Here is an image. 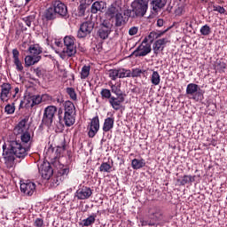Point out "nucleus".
Masks as SVG:
<instances>
[{
  "label": "nucleus",
  "mask_w": 227,
  "mask_h": 227,
  "mask_svg": "<svg viewBox=\"0 0 227 227\" xmlns=\"http://www.w3.org/2000/svg\"><path fill=\"white\" fill-rule=\"evenodd\" d=\"M21 142L20 143L17 140H12L9 143L8 148H4V159L7 160V162H13L15 160V157L17 159H24L27 155V152L29 151L31 145V133L28 131H25L20 136Z\"/></svg>",
  "instance_id": "f257e3e1"
},
{
  "label": "nucleus",
  "mask_w": 227,
  "mask_h": 227,
  "mask_svg": "<svg viewBox=\"0 0 227 227\" xmlns=\"http://www.w3.org/2000/svg\"><path fill=\"white\" fill-rule=\"evenodd\" d=\"M64 116L62 121L66 127H72L75 123V105L72 101L67 100L64 104Z\"/></svg>",
  "instance_id": "f03ea898"
},
{
  "label": "nucleus",
  "mask_w": 227,
  "mask_h": 227,
  "mask_svg": "<svg viewBox=\"0 0 227 227\" xmlns=\"http://www.w3.org/2000/svg\"><path fill=\"white\" fill-rule=\"evenodd\" d=\"M57 113L58 107H56V106H48L45 107L43 114L42 124L48 127V129H51Z\"/></svg>",
  "instance_id": "7ed1b4c3"
},
{
  "label": "nucleus",
  "mask_w": 227,
  "mask_h": 227,
  "mask_svg": "<svg viewBox=\"0 0 227 227\" xmlns=\"http://www.w3.org/2000/svg\"><path fill=\"white\" fill-rule=\"evenodd\" d=\"M102 98H107L110 106L114 111H120L121 109V101L123 98H116V97L111 94V90L102 89L100 91Z\"/></svg>",
  "instance_id": "20e7f679"
},
{
  "label": "nucleus",
  "mask_w": 227,
  "mask_h": 227,
  "mask_svg": "<svg viewBox=\"0 0 227 227\" xmlns=\"http://www.w3.org/2000/svg\"><path fill=\"white\" fill-rule=\"evenodd\" d=\"M131 8L134 12L133 17H143L148 12V0H135L131 4Z\"/></svg>",
  "instance_id": "39448f33"
},
{
  "label": "nucleus",
  "mask_w": 227,
  "mask_h": 227,
  "mask_svg": "<svg viewBox=\"0 0 227 227\" xmlns=\"http://www.w3.org/2000/svg\"><path fill=\"white\" fill-rule=\"evenodd\" d=\"M152 52V44L148 43V39L145 38L140 45L131 53L135 58H145Z\"/></svg>",
  "instance_id": "423d86ee"
},
{
  "label": "nucleus",
  "mask_w": 227,
  "mask_h": 227,
  "mask_svg": "<svg viewBox=\"0 0 227 227\" xmlns=\"http://www.w3.org/2000/svg\"><path fill=\"white\" fill-rule=\"evenodd\" d=\"M64 45L66 47L64 52H66L67 56H68L69 58H72V56H75V54L77 53V47L75 46V38L74 36H65Z\"/></svg>",
  "instance_id": "0eeeda50"
},
{
  "label": "nucleus",
  "mask_w": 227,
  "mask_h": 227,
  "mask_svg": "<svg viewBox=\"0 0 227 227\" xmlns=\"http://www.w3.org/2000/svg\"><path fill=\"white\" fill-rule=\"evenodd\" d=\"M186 95L192 100H196V102L201 100L203 98V93L201 92V89H200V85L196 83H189L186 87Z\"/></svg>",
  "instance_id": "6e6552de"
},
{
  "label": "nucleus",
  "mask_w": 227,
  "mask_h": 227,
  "mask_svg": "<svg viewBox=\"0 0 227 227\" xmlns=\"http://www.w3.org/2000/svg\"><path fill=\"white\" fill-rule=\"evenodd\" d=\"M94 28L95 23H93V21H85L82 23L77 31V38L82 39L86 38V36H90Z\"/></svg>",
  "instance_id": "1a4fd4ad"
},
{
  "label": "nucleus",
  "mask_w": 227,
  "mask_h": 227,
  "mask_svg": "<svg viewBox=\"0 0 227 227\" xmlns=\"http://www.w3.org/2000/svg\"><path fill=\"white\" fill-rule=\"evenodd\" d=\"M111 29H113V24L107 20H104L102 24L99 25L97 35L101 40H107L109 35H111Z\"/></svg>",
  "instance_id": "9d476101"
},
{
  "label": "nucleus",
  "mask_w": 227,
  "mask_h": 227,
  "mask_svg": "<svg viewBox=\"0 0 227 227\" xmlns=\"http://www.w3.org/2000/svg\"><path fill=\"white\" fill-rule=\"evenodd\" d=\"M88 136L90 138L95 137L98 131L100 130V119L98 115H96L90 120V122L87 126Z\"/></svg>",
  "instance_id": "9b49d317"
},
{
  "label": "nucleus",
  "mask_w": 227,
  "mask_h": 227,
  "mask_svg": "<svg viewBox=\"0 0 227 227\" xmlns=\"http://www.w3.org/2000/svg\"><path fill=\"white\" fill-rule=\"evenodd\" d=\"M39 174L44 180H51V177L54 175V169L51 166L50 162L43 161L39 167Z\"/></svg>",
  "instance_id": "f8f14e48"
},
{
  "label": "nucleus",
  "mask_w": 227,
  "mask_h": 227,
  "mask_svg": "<svg viewBox=\"0 0 227 227\" xmlns=\"http://www.w3.org/2000/svg\"><path fill=\"white\" fill-rule=\"evenodd\" d=\"M51 6L59 17H67L68 13V7H67L65 3L61 2L60 0H53L51 2Z\"/></svg>",
  "instance_id": "ddd939ff"
},
{
  "label": "nucleus",
  "mask_w": 227,
  "mask_h": 227,
  "mask_svg": "<svg viewBox=\"0 0 227 227\" xmlns=\"http://www.w3.org/2000/svg\"><path fill=\"white\" fill-rule=\"evenodd\" d=\"M93 194V190L88 186L80 185L74 193V198L77 200H90Z\"/></svg>",
  "instance_id": "4468645a"
},
{
  "label": "nucleus",
  "mask_w": 227,
  "mask_h": 227,
  "mask_svg": "<svg viewBox=\"0 0 227 227\" xmlns=\"http://www.w3.org/2000/svg\"><path fill=\"white\" fill-rule=\"evenodd\" d=\"M1 92H0V100L1 102H8L10 98L12 97V84L9 82H4L0 85Z\"/></svg>",
  "instance_id": "2eb2a0df"
},
{
  "label": "nucleus",
  "mask_w": 227,
  "mask_h": 227,
  "mask_svg": "<svg viewBox=\"0 0 227 227\" xmlns=\"http://www.w3.org/2000/svg\"><path fill=\"white\" fill-rule=\"evenodd\" d=\"M20 191L24 192L26 196H33L36 191V184L31 181H26L20 184Z\"/></svg>",
  "instance_id": "dca6fc26"
},
{
  "label": "nucleus",
  "mask_w": 227,
  "mask_h": 227,
  "mask_svg": "<svg viewBox=\"0 0 227 227\" xmlns=\"http://www.w3.org/2000/svg\"><path fill=\"white\" fill-rule=\"evenodd\" d=\"M168 38H161L156 40L153 44V51L155 56H159L164 49H166V43H168Z\"/></svg>",
  "instance_id": "f3484780"
},
{
  "label": "nucleus",
  "mask_w": 227,
  "mask_h": 227,
  "mask_svg": "<svg viewBox=\"0 0 227 227\" xmlns=\"http://www.w3.org/2000/svg\"><path fill=\"white\" fill-rule=\"evenodd\" d=\"M32 103L30 107H35V106H40L42 102H45V100H52V97L49 94H44L42 97L40 95L32 96L31 97Z\"/></svg>",
  "instance_id": "a211bd4d"
},
{
  "label": "nucleus",
  "mask_w": 227,
  "mask_h": 227,
  "mask_svg": "<svg viewBox=\"0 0 227 227\" xmlns=\"http://www.w3.org/2000/svg\"><path fill=\"white\" fill-rule=\"evenodd\" d=\"M20 52L17 49L12 50V59L18 72H24V66L20 59Z\"/></svg>",
  "instance_id": "6ab92c4d"
},
{
  "label": "nucleus",
  "mask_w": 227,
  "mask_h": 227,
  "mask_svg": "<svg viewBox=\"0 0 227 227\" xmlns=\"http://www.w3.org/2000/svg\"><path fill=\"white\" fill-rule=\"evenodd\" d=\"M109 86L111 88L112 93L116 95L115 98H120V97H121L122 98L121 104H123L125 102V95L123 94V92H121V84L116 85V84H113L111 82V83H109Z\"/></svg>",
  "instance_id": "aec40b11"
},
{
  "label": "nucleus",
  "mask_w": 227,
  "mask_h": 227,
  "mask_svg": "<svg viewBox=\"0 0 227 227\" xmlns=\"http://www.w3.org/2000/svg\"><path fill=\"white\" fill-rule=\"evenodd\" d=\"M119 13H121V6L118 4L117 3H114L111 4V6L107 10V15L111 19H114V17H116V15H119Z\"/></svg>",
  "instance_id": "412c9836"
},
{
  "label": "nucleus",
  "mask_w": 227,
  "mask_h": 227,
  "mask_svg": "<svg viewBox=\"0 0 227 227\" xmlns=\"http://www.w3.org/2000/svg\"><path fill=\"white\" fill-rule=\"evenodd\" d=\"M42 59V56L27 55L25 57V67L29 68L33 65H36Z\"/></svg>",
  "instance_id": "4be33fe9"
},
{
  "label": "nucleus",
  "mask_w": 227,
  "mask_h": 227,
  "mask_svg": "<svg viewBox=\"0 0 227 227\" xmlns=\"http://www.w3.org/2000/svg\"><path fill=\"white\" fill-rule=\"evenodd\" d=\"M27 118H24L18 123V125L15 126L13 132L16 136L24 134V129H26V124L27 123Z\"/></svg>",
  "instance_id": "5701e85b"
},
{
  "label": "nucleus",
  "mask_w": 227,
  "mask_h": 227,
  "mask_svg": "<svg viewBox=\"0 0 227 227\" xmlns=\"http://www.w3.org/2000/svg\"><path fill=\"white\" fill-rule=\"evenodd\" d=\"M114 128V117H107L103 123V132H109Z\"/></svg>",
  "instance_id": "b1692460"
},
{
  "label": "nucleus",
  "mask_w": 227,
  "mask_h": 227,
  "mask_svg": "<svg viewBox=\"0 0 227 227\" xmlns=\"http://www.w3.org/2000/svg\"><path fill=\"white\" fill-rule=\"evenodd\" d=\"M106 8V4L104 1H96L92 4L90 12L91 13H98V12H102Z\"/></svg>",
  "instance_id": "393cba45"
},
{
  "label": "nucleus",
  "mask_w": 227,
  "mask_h": 227,
  "mask_svg": "<svg viewBox=\"0 0 227 227\" xmlns=\"http://www.w3.org/2000/svg\"><path fill=\"white\" fill-rule=\"evenodd\" d=\"M166 3H168V0H153L151 4L153 6V12L157 13L159 10H162V8L166 6Z\"/></svg>",
  "instance_id": "a878e982"
},
{
  "label": "nucleus",
  "mask_w": 227,
  "mask_h": 227,
  "mask_svg": "<svg viewBox=\"0 0 227 227\" xmlns=\"http://www.w3.org/2000/svg\"><path fill=\"white\" fill-rule=\"evenodd\" d=\"M57 17L58 14L56 13V11L52 5L45 10L44 19H46V20H54Z\"/></svg>",
  "instance_id": "bb28decb"
},
{
  "label": "nucleus",
  "mask_w": 227,
  "mask_h": 227,
  "mask_svg": "<svg viewBox=\"0 0 227 227\" xmlns=\"http://www.w3.org/2000/svg\"><path fill=\"white\" fill-rule=\"evenodd\" d=\"M146 166V161L145 159H133L131 160V167L133 169H141Z\"/></svg>",
  "instance_id": "cd10ccee"
},
{
  "label": "nucleus",
  "mask_w": 227,
  "mask_h": 227,
  "mask_svg": "<svg viewBox=\"0 0 227 227\" xmlns=\"http://www.w3.org/2000/svg\"><path fill=\"white\" fill-rule=\"evenodd\" d=\"M28 52L30 56H40V54H42V47L38 44H31L28 47Z\"/></svg>",
  "instance_id": "c85d7f7f"
},
{
  "label": "nucleus",
  "mask_w": 227,
  "mask_h": 227,
  "mask_svg": "<svg viewBox=\"0 0 227 227\" xmlns=\"http://www.w3.org/2000/svg\"><path fill=\"white\" fill-rule=\"evenodd\" d=\"M95 221H97V214L92 213L88 218L82 220V226H93V224H95Z\"/></svg>",
  "instance_id": "c756f323"
},
{
  "label": "nucleus",
  "mask_w": 227,
  "mask_h": 227,
  "mask_svg": "<svg viewBox=\"0 0 227 227\" xmlns=\"http://www.w3.org/2000/svg\"><path fill=\"white\" fill-rule=\"evenodd\" d=\"M196 176H189L184 175L182 179H177V182L180 184V185H185L186 184H192V182H195Z\"/></svg>",
  "instance_id": "7c9ffc66"
},
{
  "label": "nucleus",
  "mask_w": 227,
  "mask_h": 227,
  "mask_svg": "<svg viewBox=\"0 0 227 227\" xmlns=\"http://www.w3.org/2000/svg\"><path fill=\"white\" fill-rule=\"evenodd\" d=\"M44 155L46 159H51V160H54L58 157L56 153H54V147L52 145L44 150Z\"/></svg>",
  "instance_id": "2f4dec72"
},
{
  "label": "nucleus",
  "mask_w": 227,
  "mask_h": 227,
  "mask_svg": "<svg viewBox=\"0 0 227 227\" xmlns=\"http://www.w3.org/2000/svg\"><path fill=\"white\" fill-rule=\"evenodd\" d=\"M48 180H50L51 187H58V185L61 184V176L53 174L52 176Z\"/></svg>",
  "instance_id": "473e14b6"
},
{
  "label": "nucleus",
  "mask_w": 227,
  "mask_h": 227,
  "mask_svg": "<svg viewBox=\"0 0 227 227\" xmlns=\"http://www.w3.org/2000/svg\"><path fill=\"white\" fill-rule=\"evenodd\" d=\"M151 82L153 86H159L160 84V74L159 72L153 71V74L151 75Z\"/></svg>",
  "instance_id": "72a5a7b5"
},
{
  "label": "nucleus",
  "mask_w": 227,
  "mask_h": 227,
  "mask_svg": "<svg viewBox=\"0 0 227 227\" xmlns=\"http://www.w3.org/2000/svg\"><path fill=\"white\" fill-rule=\"evenodd\" d=\"M115 17V26L116 27H121L123 24L127 21V18L123 17V15L121 13L117 14Z\"/></svg>",
  "instance_id": "f704fd0d"
},
{
  "label": "nucleus",
  "mask_w": 227,
  "mask_h": 227,
  "mask_svg": "<svg viewBox=\"0 0 227 227\" xmlns=\"http://www.w3.org/2000/svg\"><path fill=\"white\" fill-rule=\"evenodd\" d=\"M91 70L90 66H83L81 70V79H88L90 77V72Z\"/></svg>",
  "instance_id": "c9c22d12"
},
{
  "label": "nucleus",
  "mask_w": 227,
  "mask_h": 227,
  "mask_svg": "<svg viewBox=\"0 0 227 227\" xmlns=\"http://www.w3.org/2000/svg\"><path fill=\"white\" fill-rule=\"evenodd\" d=\"M113 166L107 162H103L99 167V171L101 173H111Z\"/></svg>",
  "instance_id": "e433bc0d"
},
{
  "label": "nucleus",
  "mask_w": 227,
  "mask_h": 227,
  "mask_svg": "<svg viewBox=\"0 0 227 227\" xmlns=\"http://www.w3.org/2000/svg\"><path fill=\"white\" fill-rule=\"evenodd\" d=\"M87 8H88V5H86V4L81 3V4L78 6V9H77V16L84 17V15L86 14Z\"/></svg>",
  "instance_id": "4c0bfd02"
},
{
  "label": "nucleus",
  "mask_w": 227,
  "mask_h": 227,
  "mask_svg": "<svg viewBox=\"0 0 227 227\" xmlns=\"http://www.w3.org/2000/svg\"><path fill=\"white\" fill-rule=\"evenodd\" d=\"M131 71L129 69L119 68V79H125V77H130Z\"/></svg>",
  "instance_id": "58836bf2"
},
{
  "label": "nucleus",
  "mask_w": 227,
  "mask_h": 227,
  "mask_svg": "<svg viewBox=\"0 0 227 227\" xmlns=\"http://www.w3.org/2000/svg\"><path fill=\"white\" fill-rule=\"evenodd\" d=\"M200 35L202 36H208L212 33V28H210V26L208 25H204L200 27Z\"/></svg>",
  "instance_id": "ea45409f"
},
{
  "label": "nucleus",
  "mask_w": 227,
  "mask_h": 227,
  "mask_svg": "<svg viewBox=\"0 0 227 227\" xmlns=\"http://www.w3.org/2000/svg\"><path fill=\"white\" fill-rule=\"evenodd\" d=\"M215 67L221 74L224 72V69L226 68V63H224V61H223L222 59L216 60Z\"/></svg>",
  "instance_id": "a19ab883"
},
{
  "label": "nucleus",
  "mask_w": 227,
  "mask_h": 227,
  "mask_svg": "<svg viewBox=\"0 0 227 227\" xmlns=\"http://www.w3.org/2000/svg\"><path fill=\"white\" fill-rule=\"evenodd\" d=\"M146 74V70H142L139 68L132 69L131 71V77H141V75H145Z\"/></svg>",
  "instance_id": "79ce46f5"
},
{
  "label": "nucleus",
  "mask_w": 227,
  "mask_h": 227,
  "mask_svg": "<svg viewBox=\"0 0 227 227\" xmlns=\"http://www.w3.org/2000/svg\"><path fill=\"white\" fill-rule=\"evenodd\" d=\"M36 17L35 15H29L25 18H22L23 22H25L26 26L31 27V23L35 22V19Z\"/></svg>",
  "instance_id": "37998d69"
},
{
  "label": "nucleus",
  "mask_w": 227,
  "mask_h": 227,
  "mask_svg": "<svg viewBox=\"0 0 227 227\" xmlns=\"http://www.w3.org/2000/svg\"><path fill=\"white\" fill-rule=\"evenodd\" d=\"M67 93L69 95L71 100H77V93H75L74 88H67Z\"/></svg>",
  "instance_id": "c03bdc74"
},
{
  "label": "nucleus",
  "mask_w": 227,
  "mask_h": 227,
  "mask_svg": "<svg viewBox=\"0 0 227 227\" xmlns=\"http://www.w3.org/2000/svg\"><path fill=\"white\" fill-rule=\"evenodd\" d=\"M123 15H124V19H126V21L129 20V19H130V17L132 19H136L137 16H134V9L130 10V9H127L123 12Z\"/></svg>",
  "instance_id": "a18cd8bd"
},
{
  "label": "nucleus",
  "mask_w": 227,
  "mask_h": 227,
  "mask_svg": "<svg viewBox=\"0 0 227 227\" xmlns=\"http://www.w3.org/2000/svg\"><path fill=\"white\" fill-rule=\"evenodd\" d=\"M70 173V168L67 166H63L62 168L59 171V176H67Z\"/></svg>",
  "instance_id": "49530a36"
},
{
  "label": "nucleus",
  "mask_w": 227,
  "mask_h": 227,
  "mask_svg": "<svg viewBox=\"0 0 227 227\" xmlns=\"http://www.w3.org/2000/svg\"><path fill=\"white\" fill-rule=\"evenodd\" d=\"M109 77L112 79V81H116L119 77V69H111L109 71Z\"/></svg>",
  "instance_id": "de8ad7c7"
},
{
  "label": "nucleus",
  "mask_w": 227,
  "mask_h": 227,
  "mask_svg": "<svg viewBox=\"0 0 227 227\" xmlns=\"http://www.w3.org/2000/svg\"><path fill=\"white\" fill-rule=\"evenodd\" d=\"M4 112L6 114H13L15 113V106L14 105H6L4 107Z\"/></svg>",
  "instance_id": "09e8293b"
},
{
  "label": "nucleus",
  "mask_w": 227,
  "mask_h": 227,
  "mask_svg": "<svg viewBox=\"0 0 227 227\" xmlns=\"http://www.w3.org/2000/svg\"><path fill=\"white\" fill-rule=\"evenodd\" d=\"M213 11L218 12V13H221V14L226 13V9H224V7H223L221 5L214 6Z\"/></svg>",
  "instance_id": "8fccbe9b"
},
{
  "label": "nucleus",
  "mask_w": 227,
  "mask_h": 227,
  "mask_svg": "<svg viewBox=\"0 0 227 227\" xmlns=\"http://www.w3.org/2000/svg\"><path fill=\"white\" fill-rule=\"evenodd\" d=\"M34 224L35 227H43V219L36 218Z\"/></svg>",
  "instance_id": "3c124183"
},
{
  "label": "nucleus",
  "mask_w": 227,
  "mask_h": 227,
  "mask_svg": "<svg viewBox=\"0 0 227 227\" xmlns=\"http://www.w3.org/2000/svg\"><path fill=\"white\" fill-rule=\"evenodd\" d=\"M65 150H67V145H65V140H63L62 145L57 146L56 152H59V153H61V152H65Z\"/></svg>",
  "instance_id": "603ef678"
},
{
  "label": "nucleus",
  "mask_w": 227,
  "mask_h": 227,
  "mask_svg": "<svg viewBox=\"0 0 227 227\" xmlns=\"http://www.w3.org/2000/svg\"><path fill=\"white\" fill-rule=\"evenodd\" d=\"M137 31H138L137 27H132L129 28V35L130 36H134V35H137Z\"/></svg>",
  "instance_id": "864d4df0"
},
{
  "label": "nucleus",
  "mask_w": 227,
  "mask_h": 227,
  "mask_svg": "<svg viewBox=\"0 0 227 227\" xmlns=\"http://www.w3.org/2000/svg\"><path fill=\"white\" fill-rule=\"evenodd\" d=\"M168 31H169V28H167L163 31L156 32V38H160V36H164V35H166V33H168Z\"/></svg>",
  "instance_id": "5fc2aeb1"
},
{
  "label": "nucleus",
  "mask_w": 227,
  "mask_h": 227,
  "mask_svg": "<svg viewBox=\"0 0 227 227\" xmlns=\"http://www.w3.org/2000/svg\"><path fill=\"white\" fill-rule=\"evenodd\" d=\"M34 72L37 77H43V73L42 72V69H40V67L34 69Z\"/></svg>",
  "instance_id": "6e6d98bb"
},
{
  "label": "nucleus",
  "mask_w": 227,
  "mask_h": 227,
  "mask_svg": "<svg viewBox=\"0 0 227 227\" xmlns=\"http://www.w3.org/2000/svg\"><path fill=\"white\" fill-rule=\"evenodd\" d=\"M148 38H150L152 42H153V40H157V32L156 31L151 32L148 35Z\"/></svg>",
  "instance_id": "4d7b16f0"
},
{
  "label": "nucleus",
  "mask_w": 227,
  "mask_h": 227,
  "mask_svg": "<svg viewBox=\"0 0 227 227\" xmlns=\"http://www.w3.org/2000/svg\"><path fill=\"white\" fill-rule=\"evenodd\" d=\"M63 109L62 108H59L58 110V116H59V122L61 123V121H63Z\"/></svg>",
  "instance_id": "13d9d810"
},
{
  "label": "nucleus",
  "mask_w": 227,
  "mask_h": 227,
  "mask_svg": "<svg viewBox=\"0 0 227 227\" xmlns=\"http://www.w3.org/2000/svg\"><path fill=\"white\" fill-rule=\"evenodd\" d=\"M157 26H158V27H162V26H164V20L159 19L157 20Z\"/></svg>",
  "instance_id": "bf43d9fd"
},
{
  "label": "nucleus",
  "mask_w": 227,
  "mask_h": 227,
  "mask_svg": "<svg viewBox=\"0 0 227 227\" xmlns=\"http://www.w3.org/2000/svg\"><path fill=\"white\" fill-rule=\"evenodd\" d=\"M93 1H95V0H83L82 2H80V3L86 4V6H90V4H91V3H93Z\"/></svg>",
  "instance_id": "052dcab7"
},
{
  "label": "nucleus",
  "mask_w": 227,
  "mask_h": 227,
  "mask_svg": "<svg viewBox=\"0 0 227 227\" xmlns=\"http://www.w3.org/2000/svg\"><path fill=\"white\" fill-rule=\"evenodd\" d=\"M20 91V89H19V87H16L14 89V94L12 95V98H17V94Z\"/></svg>",
  "instance_id": "680f3d73"
},
{
  "label": "nucleus",
  "mask_w": 227,
  "mask_h": 227,
  "mask_svg": "<svg viewBox=\"0 0 227 227\" xmlns=\"http://www.w3.org/2000/svg\"><path fill=\"white\" fill-rule=\"evenodd\" d=\"M57 102H58V104H63V98H57Z\"/></svg>",
  "instance_id": "e2e57ef3"
},
{
  "label": "nucleus",
  "mask_w": 227,
  "mask_h": 227,
  "mask_svg": "<svg viewBox=\"0 0 227 227\" xmlns=\"http://www.w3.org/2000/svg\"><path fill=\"white\" fill-rule=\"evenodd\" d=\"M55 43H56L57 47H59L61 45V42H59V41L55 42Z\"/></svg>",
  "instance_id": "0e129e2a"
},
{
  "label": "nucleus",
  "mask_w": 227,
  "mask_h": 227,
  "mask_svg": "<svg viewBox=\"0 0 227 227\" xmlns=\"http://www.w3.org/2000/svg\"><path fill=\"white\" fill-rule=\"evenodd\" d=\"M149 226H153V223H148Z\"/></svg>",
  "instance_id": "69168bd1"
},
{
  "label": "nucleus",
  "mask_w": 227,
  "mask_h": 227,
  "mask_svg": "<svg viewBox=\"0 0 227 227\" xmlns=\"http://www.w3.org/2000/svg\"><path fill=\"white\" fill-rule=\"evenodd\" d=\"M29 1H31V0H26V3H29Z\"/></svg>",
  "instance_id": "338daca9"
},
{
  "label": "nucleus",
  "mask_w": 227,
  "mask_h": 227,
  "mask_svg": "<svg viewBox=\"0 0 227 227\" xmlns=\"http://www.w3.org/2000/svg\"><path fill=\"white\" fill-rule=\"evenodd\" d=\"M80 1V3H82L84 0H79Z\"/></svg>",
  "instance_id": "774afa93"
}]
</instances>
